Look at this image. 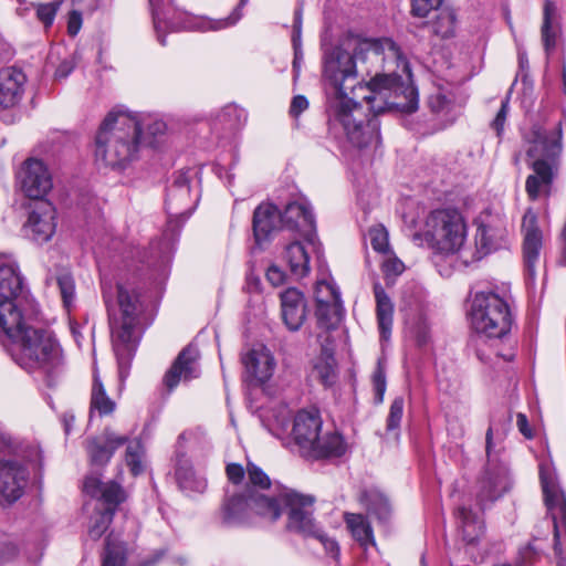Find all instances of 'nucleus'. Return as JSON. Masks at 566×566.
I'll list each match as a JSON object with an SVG mask.
<instances>
[{"instance_id": "obj_1", "label": "nucleus", "mask_w": 566, "mask_h": 566, "mask_svg": "<svg viewBox=\"0 0 566 566\" xmlns=\"http://www.w3.org/2000/svg\"><path fill=\"white\" fill-rule=\"evenodd\" d=\"M399 56L390 39H357L353 54L335 48L325 55L324 78L334 90L326 111L329 128H342L358 149H377L381 144L377 115L387 108L382 91L399 90L401 76L380 74L378 69L386 59Z\"/></svg>"}, {"instance_id": "obj_2", "label": "nucleus", "mask_w": 566, "mask_h": 566, "mask_svg": "<svg viewBox=\"0 0 566 566\" xmlns=\"http://www.w3.org/2000/svg\"><path fill=\"white\" fill-rule=\"evenodd\" d=\"M232 483L220 507V523L226 527L252 526L259 522L273 523L286 510V530L304 537L317 534L319 526L313 517L315 499L293 489L280 488L271 492L269 475L256 464L230 463L226 469Z\"/></svg>"}, {"instance_id": "obj_3", "label": "nucleus", "mask_w": 566, "mask_h": 566, "mask_svg": "<svg viewBox=\"0 0 566 566\" xmlns=\"http://www.w3.org/2000/svg\"><path fill=\"white\" fill-rule=\"evenodd\" d=\"M142 122L128 112L107 114L95 138V160L99 166L124 168L137 157Z\"/></svg>"}, {"instance_id": "obj_4", "label": "nucleus", "mask_w": 566, "mask_h": 566, "mask_svg": "<svg viewBox=\"0 0 566 566\" xmlns=\"http://www.w3.org/2000/svg\"><path fill=\"white\" fill-rule=\"evenodd\" d=\"M512 303L506 284L486 286L475 292L469 310L472 328L488 338H504L514 322Z\"/></svg>"}, {"instance_id": "obj_5", "label": "nucleus", "mask_w": 566, "mask_h": 566, "mask_svg": "<svg viewBox=\"0 0 566 566\" xmlns=\"http://www.w3.org/2000/svg\"><path fill=\"white\" fill-rule=\"evenodd\" d=\"M11 358L29 373L42 371L50 377L62 363L61 348L52 333L28 326L9 340Z\"/></svg>"}, {"instance_id": "obj_6", "label": "nucleus", "mask_w": 566, "mask_h": 566, "mask_svg": "<svg viewBox=\"0 0 566 566\" xmlns=\"http://www.w3.org/2000/svg\"><path fill=\"white\" fill-rule=\"evenodd\" d=\"M29 296L17 262L10 256H0V337L9 342L28 327L23 311Z\"/></svg>"}, {"instance_id": "obj_7", "label": "nucleus", "mask_w": 566, "mask_h": 566, "mask_svg": "<svg viewBox=\"0 0 566 566\" xmlns=\"http://www.w3.org/2000/svg\"><path fill=\"white\" fill-rule=\"evenodd\" d=\"M117 293L119 313L111 316L109 327L113 348L120 363L135 352L147 323L139 295L123 285H118Z\"/></svg>"}, {"instance_id": "obj_8", "label": "nucleus", "mask_w": 566, "mask_h": 566, "mask_svg": "<svg viewBox=\"0 0 566 566\" xmlns=\"http://www.w3.org/2000/svg\"><path fill=\"white\" fill-rule=\"evenodd\" d=\"M421 237L436 253L462 254L467 223L457 208H438L426 217L422 234L416 233L413 238L417 240Z\"/></svg>"}, {"instance_id": "obj_9", "label": "nucleus", "mask_w": 566, "mask_h": 566, "mask_svg": "<svg viewBox=\"0 0 566 566\" xmlns=\"http://www.w3.org/2000/svg\"><path fill=\"white\" fill-rule=\"evenodd\" d=\"M475 226L474 247L462 251L465 263L480 261L509 245L507 221L503 216L484 211L476 218Z\"/></svg>"}, {"instance_id": "obj_10", "label": "nucleus", "mask_w": 566, "mask_h": 566, "mask_svg": "<svg viewBox=\"0 0 566 566\" xmlns=\"http://www.w3.org/2000/svg\"><path fill=\"white\" fill-rule=\"evenodd\" d=\"M560 137L559 129L547 132L538 125H534L525 136L530 166L544 181L553 179V164L562 148Z\"/></svg>"}, {"instance_id": "obj_11", "label": "nucleus", "mask_w": 566, "mask_h": 566, "mask_svg": "<svg viewBox=\"0 0 566 566\" xmlns=\"http://www.w3.org/2000/svg\"><path fill=\"white\" fill-rule=\"evenodd\" d=\"M539 478L546 506L554 522V552L556 566H566V554L562 548V536L566 537V499L554 474L539 468Z\"/></svg>"}, {"instance_id": "obj_12", "label": "nucleus", "mask_w": 566, "mask_h": 566, "mask_svg": "<svg viewBox=\"0 0 566 566\" xmlns=\"http://www.w3.org/2000/svg\"><path fill=\"white\" fill-rule=\"evenodd\" d=\"M189 171H179L172 185L168 188L166 210L168 224L185 222L195 211L198 203V193L191 195Z\"/></svg>"}, {"instance_id": "obj_13", "label": "nucleus", "mask_w": 566, "mask_h": 566, "mask_svg": "<svg viewBox=\"0 0 566 566\" xmlns=\"http://www.w3.org/2000/svg\"><path fill=\"white\" fill-rule=\"evenodd\" d=\"M522 234V253L525 271L528 277L534 280L544 244V232L538 226L537 216L531 209L523 216Z\"/></svg>"}, {"instance_id": "obj_14", "label": "nucleus", "mask_w": 566, "mask_h": 566, "mask_svg": "<svg viewBox=\"0 0 566 566\" xmlns=\"http://www.w3.org/2000/svg\"><path fill=\"white\" fill-rule=\"evenodd\" d=\"M282 224L297 230L305 242L315 252L319 251V241L316 234L315 218L311 207L305 201H293L286 205L284 212H281Z\"/></svg>"}, {"instance_id": "obj_15", "label": "nucleus", "mask_w": 566, "mask_h": 566, "mask_svg": "<svg viewBox=\"0 0 566 566\" xmlns=\"http://www.w3.org/2000/svg\"><path fill=\"white\" fill-rule=\"evenodd\" d=\"M29 475L22 461L14 458L0 460V496L9 504L18 501L24 493Z\"/></svg>"}, {"instance_id": "obj_16", "label": "nucleus", "mask_w": 566, "mask_h": 566, "mask_svg": "<svg viewBox=\"0 0 566 566\" xmlns=\"http://www.w3.org/2000/svg\"><path fill=\"white\" fill-rule=\"evenodd\" d=\"M27 234L36 243L51 240L56 229V209L49 200H39L31 206Z\"/></svg>"}, {"instance_id": "obj_17", "label": "nucleus", "mask_w": 566, "mask_h": 566, "mask_svg": "<svg viewBox=\"0 0 566 566\" xmlns=\"http://www.w3.org/2000/svg\"><path fill=\"white\" fill-rule=\"evenodd\" d=\"M21 188L29 198L44 200L53 187L52 176L42 160L28 159L24 161L20 175Z\"/></svg>"}, {"instance_id": "obj_18", "label": "nucleus", "mask_w": 566, "mask_h": 566, "mask_svg": "<svg viewBox=\"0 0 566 566\" xmlns=\"http://www.w3.org/2000/svg\"><path fill=\"white\" fill-rule=\"evenodd\" d=\"M323 421L317 410H301L293 424V438L303 457H307L322 432Z\"/></svg>"}, {"instance_id": "obj_19", "label": "nucleus", "mask_w": 566, "mask_h": 566, "mask_svg": "<svg viewBox=\"0 0 566 566\" xmlns=\"http://www.w3.org/2000/svg\"><path fill=\"white\" fill-rule=\"evenodd\" d=\"M200 375L199 352L189 345L185 347L175 359L170 369L164 377L168 390H172L180 381H189Z\"/></svg>"}, {"instance_id": "obj_20", "label": "nucleus", "mask_w": 566, "mask_h": 566, "mask_svg": "<svg viewBox=\"0 0 566 566\" xmlns=\"http://www.w3.org/2000/svg\"><path fill=\"white\" fill-rule=\"evenodd\" d=\"M128 442V437L117 434L111 428H105L99 437L87 441L86 450L94 465H105L109 462L114 452Z\"/></svg>"}, {"instance_id": "obj_21", "label": "nucleus", "mask_w": 566, "mask_h": 566, "mask_svg": "<svg viewBox=\"0 0 566 566\" xmlns=\"http://www.w3.org/2000/svg\"><path fill=\"white\" fill-rule=\"evenodd\" d=\"M25 74L17 67L0 70V108L8 109L18 105L24 94Z\"/></svg>"}, {"instance_id": "obj_22", "label": "nucleus", "mask_w": 566, "mask_h": 566, "mask_svg": "<svg viewBox=\"0 0 566 566\" xmlns=\"http://www.w3.org/2000/svg\"><path fill=\"white\" fill-rule=\"evenodd\" d=\"M241 360L248 375L258 382L268 381L276 365L271 350L261 344L243 354Z\"/></svg>"}, {"instance_id": "obj_23", "label": "nucleus", "mask_w": 566, "mask_h": 566, "mask_svg": "<svg viewBox=\"0 0 566 566\" xmlns=\"http://www.w3.org/2000/svg\"><path fill=\"white\" fill-rule=\"evenodd\" d=\"M282 318L286 327L298 331L304 324L307 315L304 295L297 289L291 287L281 293Z\"/></svg>"}, {"instance_id": "obj_24", "label": "nucleus", "mask_w": 566, "mask_h": 566, "mask_svg": "<svg viewBox=\"0 0 566 566\" xmlns=\"http://www.w3.org/2000/svg\"><path fill=\"white\" fill-rule=\"evenodd\" d=\"M282 226L281 211L270 202H262L253 212V234L256 243L270 239L271 234Z\"/></svg>"}, {"instance_id": "obj_25", "label": "nucleus", "mask_w": 566, "mask_h": 566, "mask_svg": "<svg viewBox=\"0 0 566 566\" xmlns=\"http://www.w3.org/2000/svg\"><path fill=\"white\" fill-rule=\"evenodd\" d=\"M149 3L153 10L154 27L158 41L161 45H165L163 31L166 29L171 31L182 29V13L172 4L171 0H149Z\"/></svg>"}, {"instance_id": "obj_26", "label": "nucleus", "mask_w": 566, "mask_h": 566, "mask_svg": "<svg viewBox=\"0 0 566 566\" xmlns=\"http://www.w3.org/2000/svg\"><path fill=\"white\" fill-rule=\"evenodd\" d=\"M83 490L92 497H97L108 505L107 509L116 510L117 505L125 501L126 494L119 483L115 481L103 482L98 476L88 475L84 480Z\"/></svg>"}, {"instance_id": "obj_27", "label": "nucleus", "mask_w": 566, "mask_h": 566, "mask_svg": "<svg viewBox=\"0 0 566 566\" xmlns=\"http://www.w3.org/2000/svg\"><path fill=\"white\" fill-rule=\"evenodd\" d=\"M311 253H315L319 258L321 250L315 252L312 247L300 241L292 242L286 245L283 252V260L289 265L291 273L296 277H304L310 273Z\"/></svg>"}, {"instance_id": "obj_28", "label": "nucleus", "mask_w": 566, "mask_h": 566, "mask_svg": "<svg viewBox=\"0 0 566 566\" xmlns=\"http://www.w3.org/2000/svg\"><path fill=\"white\" fill-rule=\"evenodd\" d=\"M306 458L310 459H324V458H339L347 451V443L344 438L336 431L321 432L318 439L313 446Z\"/></svg>"}, {"instance_id": "obj_29", "label": "nucleus", "mask_w": 566, "mask_h": 566, "mask_svg": "<svg viewBox=\"0 0 566 566\" xmlns=\"http://www.w3.org/2000/svg\"><path fill=\"white\" fill-rule=\"evenodd\" d=\"M479 483L480 491L478 497L481 504L493 502L509 489L507 471L504 468L499 469L496 472L486 471Z\"/></svg>"}, {"instance_id": "obj_30", "label": "nucleus", "mask_w": 566, "mask_h": 566, "mask_svg": "<svg viewBox=\"0 0 566 566\" xmlns=\"http://www.w3.org/2000/svg\"><path fill=\"white\" fill-rule=\"evenodd\" d=\"M374 293L380 339L388 340L392 329L394 304L379 283L374 285Z\"/></svg>"}, {"instance_id": "obj_31", "label": "nucleus", "mask_w": 566, "mask_h": 566, "mask_svg": "<svg viewBox=\"0 0 566 566\" xmlns=\"http://www.w3.org/2000/svg\"><path fill=\"white\" fill-rule=\"evenodd\" d=\"M115 410L116 401L107 395L98 374L94 371L90 399V419L92 420L95 415L98 417L111 416Z\"/></svg>"}, {"instance_id": "obj_32", "label": "nucleus", "mask_w": 566, "mask_h": 566, "mask_svg": "<svg viewBox=\"0 0 566 566\" xmlns=\"http://www.w3.org/2000/svg\"><path fill=\"white\" fill-rule=\"evenodd\" d=\"M45 283L48 285L56 284L60 291V295L63 302V306L70 311L76 300L75 281L69 269H57L54 273H50Z\"/></svg>"}, {"instance_id": "obj_33", "label": "nucleus", "mask_w": 566, "mask_h": 566, "mask_svg": "<svg viewBox=\"0 0 566 566\" xmlns=\"http://www.w3.org/2000/svg\"><path fill=\"white\" fill-rule=\"evenodd\" d=\"M175 475L180 489L185 491L202 493L207 488L206 479L196 474L185 457L177 459Z\"/></svg>"}, {"instance_id": "obj_34", "label": "nucleus", "mask_w": 566, "mask_h": 566, "mask_svg": "<svg viewBox=\"0 0 566 566\" xmlns=\"http://www.w3.org/2000/svg\"><path fill=\"white\" fill-rule=\"evenodd\" d=\"M344 521L353 537L359 543L360 546L367 548L368 546L376 545L373 527L364 515L345 513Z\"/></svg>"}, {"instance_id": "obj_35", "label": "nucleus", "mask_w": 566, "mask_h": 566, "mask_svg": "<svg viewBox=\"0 0 566 566\" xmlns=\"http://www.w3.org/2000/svg\"><path fill=\"white\" fill-rule=\"evenodd\" d=\"M458 517L461 521L463 539L468 544H474L484 533V525L470 510L460 507Z\"/></svg>"}, {"instance_id": "obj_36", "label": "nucleus", "mask_w": 566, "mask_h": 566, "mask_svg": "<svg viewBox=\"0 0 566 566\" xmlns=\"http://www.w3.org/2000/svg\"><path fill=\"white\" fill-rule=\"evenodd\" d=\"M342 301L332 302L316 306L317 324L321 328L329 331L335 329L343 318Z\"/></svg>"}, {"instance_id": "obj_37", "label": "nucleus", "mask_w": 566, "mask_h": 566, "mask_svg": "<svg viewBox=\"0 0 566 566\" xmlns=\"http://www.w3.org/2000/svg\"><path fill=\"white\" fill-rule=\"evenodd\" d=\"M555 13V3L552 0H545L543 8V23L541 28V38L547 54H549L556 46L557 33L552 25Z\"/></svg>"}, {"instance_id": "obj_38", "label": "nucleus", "mask_w": 566, "mask_h": 566, "mask_svg": "<svg viewBox=\"0 0 566 566\" xmlns=\"http://www.w3.org/2000/svg\"><path fill=\"white\" fill-rule=\"evenodd\" d=\"M102 566H126V548L113 534H109L105 539Z\"/></svg>"}, {"instance_id": "obj_39", "label": "nucleus", "mask_w": 566, "mask_h": 566, "mask_svg": "<svg viewBox=\"0 0 566 566\" xmlns=\"http://www.w3.org/2000/svg\"><path fill=\"white\" fill-rule=\"evenodd\" d=\"M457 17L452 9L443 8L430 22L432 32L441 38H450L455 31Z\"/></svg>"}, {"instance_id": "obj_40", "label": "nucleus", "mask_w": 566, "mask_h": 566, "mask_svg": "<svg viewBox=\"0 0 566 566\" xmlns=\"http://www.w3.org/2000/svg\"><path fill=\"white\" fill-rule=\"evenodd\" d=\"M144 455L145 450L140 441L128 440L125 452V461L134 475H138L144 471Z\"/></svg>"}, {"instance_id": "obj_41", "label": "nucleus", "mask_w": 566, "mask_h": 566, "mask_svg": "<svg viewBox=\"0 0 566 566\" xmlns=\"http://www.w3.org/2000/svg\"><path fill=\"white\" fill-rule=\"evenodd\" d=\"M360 502L366 505L367 510L376 514L379 518H386L389 514V503L381 494L370 491L364 492Z\"/></svg>"}, {"instance_id": "obj_42", "label": "nucleus", "mask_w": 566, "mask_h": 566, "mask_svg": "<svg viewBox=\"0 0 566 566\" xmlns=\"http://www.w3.org/2000/svg\"><path fill=\"white\" fill-rule=\"evenodd\" d=\"M114 517V509H106L103 512L96 513L91 518L88 526V536L93 541H97L106 532Z\"/></svg>"}, {"instance_id": "obj_43", "label": "nucleus", "mask_w": 566, "mask_h": 566, "mask_svg": "<svg viewBox=\"0 0 566 566\" xmlns=\"http://www.w3.org/2000/svg\"><path fill=\"white\" fill-rule=\"evenodd\" d=\"M315 300L316 306L342 301L340 293L332 281L319 280L315 285Z\"/></svg>"}, {"instance_id": "obj_44", "label": "nucleus", "mask_w": 566, "mask_h": 566, "mask_svg": "<svg viewBox=\"0 0 566 566\" xmlns=\"http://www.w3.org/2000/svg\"><path fill=\"white\" fill-rule=\"evenodd\" d=\"M313 374L324 386H331L336 377L333 358L319 357L314 365Z\"/></svg>"}, {"instance_id": "obj_45", "label": "nucleus", "mask_w": 566, "mask_h": 566, "mask_svg": "<svg viewBox=\"0 0 566 566\" xmlns=\"http://www.w3.org/2000/svg\"><path fill=\"white\" fill-rule=\"evenodd\" d=\"M373 386L375 390V402L381 403L386 392V364L384 358H379L376 369L373 374Z\"/></svg>"}, {"instance_id": "obj_46", "label": "nucleus", "mask_w": 566, "mask_h": 566, "mask_svg": "<svg viewBox=\"0 0 566 566\" xmlns=\"http://www.w3.org/2000/svg\"><path fill=\"white\" fill-rule=\"evenodd\" d=\"M368 235L375 251L386 253L389 250L388 232L382 226L371 228Z\"/></svg>"}, {"instance_id": "obj_47", "label": "nucleus", "mask_w": 566, "mask_h": 566, "mask_svg": "<svg viewBox=\"0 0 566 566\" xmlns=\"http://www.w3.org/2000/svg\"><path fill=\"white\" fill-rule=\"evenodd\" d=\"M403 398L402 397H396L389 409V415L387 417V431H395L398 430L400 427V422L403 415Z\"/></svg>"}, {"instance_id": "obj_48", "label": "nucleus", "mask_w": 566, "mask_h": 566, "mask_svg": "<svg viewBox=\"0 0 566 566\" xmlns=\"http://www.w3.org/2000/svg\"><path fill=\"white\" fill-rule=\"evenodd\" d=\"M552 180L553 179H549L548 181H544L542 179V176L536 172H534L533 175H530L526 179V185H525L526 192H527L528 197L532 200H536L539 197L542 190L551 185Z\"/></svg>"}, {"instance_id": "obj_49", "label": "nucleus", "mask_w": 566, "mask_h": 566, "mask_svg": "<svg viewBox=\"0 0 566 566\" xmlns=\"http://www.w3.org/2000/svg\"><path fill=\"white\" fill-rule=\"evenodd\" d=\"M60 3L57 2H50V3H42L36 4V17L39 21H41L45 28H49L52 25Z\"/></svg>"}, {"instance_id": "obj_50", "label": "nucleus", "mask_w": 566, "mask_h": 566, "mask_svg": "<svg viewBox=\"0 0 566 566\" xmlns=\"http://www.w3.org/2000/svg\"><path fill=\"white\" fill-rule=\"evenodd\" d=\"M409 332L417 344L420 346L424 345L429 339V326L422 316H418L417 319L409 326Z\"/></svg>"}, {"instance_id": "obj_51", "label": "nucleus", "mask_w": 566, "mask_h": 566, "mask_svg": "<svg viewBox=\"0 0 566 566\" xmlns=\"http://www.w3.org/2000/svg\"><path fill=\"white\" fill-rule=\"evenodd\" d=\"M442 0H411V14L419 18L427 17L432 10L440 7Z\"/></svg>"}, {"instance_id": "obj_52", "label": "nucleus", "mask_w": 566, "mask_h": 566, "mask_svg": "<svg viewBox=\"0 0 566 566\" xmlns=\"http://www.w3.org/2000/svg\"><path fill=\"white\" fill-rule=\"evenodd\" d=\"M386 277H395L405 271V264L396 256H388L381 264Z\"/></svg>"}, {"instance_id": "obj_53", "label": "nucleus", "mask_w": 566, "mask_h": 566, "mask_svg": "<svg viewBox=\"0 0 566 566\" xmlns=\"http://www.w3.org/2000/svg\"><path fill=\"white\" fill-rule=\"evenodd\" d=\"M248 0H240L239 6L226 19L213 22L210 28L213 30H220L235 24L242 17L241 9L245 6Z\"/></svg>"}, {"instance_id": "obj_54", "label": "nucleus", "mask_w": 566, "mask_h": 566, "mask_svg": "<svg viewBox=\"0 0 566 566\" xmlns=\"http://www.w3.org/2000/svg\"><path fill=\"white\" fill-rule=\"evenodd\" d=\"M301 33H302V10L296 9L295 13H294V24H293V35H292L293 46L295 50V59L293 62L294 67H296V65H297V50H298V46L301 45Z\"/></svg>"}, {"instance_id": "obj_55", "label": "nucleus", "mask_w": 566, "mask_h": 566, "mask_svg": "<svg viewBox=\"0 0 566 566\" xmlns=\"http://www.w3.org/2000/svg\"><path fill=\"white\" fill-rule=\"evenodd\" d=\"M536 552L532 545H527L518 553L515 564L503 563L495 566H528L533 564Z\"/></svg>"}, {"instance_id": "obj_56", "label": "nucleus", "mask_w": 566, "mask_h": 566, "mask_svg": "<svg viewBox=\"0 0 566 566\" xmlns=\"http://www.w3.org/2000/svg\"><path fill=\"white\" fill-rule=\"evenodd\" d=\"M509 113V97L502 101L501 108L497 112L494 120L492 122V127L495 129L497 136L502 134L504 130V124L506 120V116Z\"/></svg>"}, {"instance_id": "obj_57", "label": "nucleus", "mask_w": 566, "mask_h": 566, "mask_svg": "<svg viewBox=\"0 0 566 566\" xmlns=\"http://www.w3.org/2000/svg\"><path fill=\"white\" fill-rule=\"evenodd\" d=\"M311 537L317 538L323 544L324 548L333 556H337L339 554V546L337 542L329 538L321 527L317 530V534H313Z\"/></svg>"}, {"instance_id": "obj_58", "label": "nucleus", "mask_w": 566, "mask_h": 566, "mask_svg": "<svg viewBox=\"0 0 566 566\" xmlns=\"http://www.w3.org/2000/svg\"><path fill=\"white\" fill-rule=\"evenodd\" d=\"M76 65L75 56L70 54L66 56L57 66L55 71L56 78H65L67 77Z\"/></svg>"}, {"instance_id": "obj_59", "label": "nucleus", "mask_w": 566, "mask_h": 566, "mask_svg": "<svg viewBox=\"0 0 566 566\" xmlns=\"http://www.w3.org/2000/svg\"><path fill=\"white\" fill-rule=\"evenodd\" d=\"M451 101L442 93L432 95L429 99V105L433 112H442L449 109Z\"/></svg>"}, {"instance_id": "obj_60", "label": "nucleus", "mask_w": 566, "mask_h": 566, "mask_svg": "<svg viewBox=\"0 0 566 566\" xmlns=\"http://www.w3.org/2000/svg\"><path fill=\"white\" fill-rule=\"evenodd\" d=\"M308 107V101L303 95H296L293 97L291 106H290V114L293 117H298L301 113H303Z\"/></svg>"}, {"instance_id": "obj_61", "label": "nucleus", "mask_w": 566, "mask_h": 566, "mask_svg": "<svg viewBox=\"0 0 566 566\" xmlns=\"http://www.w3.org/2000/svg\"><path fill=\"white\" fill-rule=\"evenodd\" d=\"M241 116H242V111L239 109L237 106H232V105H229L227 107L223 108L222 111V114L220 116L221 120H224L226 117H234L235 120H231L229 123V127L230 128H235L240 120H241Z\"/></svg>"}, {"instance_id": "obj_62", "label": "nucleus", "mask_w": 566, "mask_h": 566, "mask_svg": "<svg viewBox=\"0 0 566 566\" xmlns=\"http://www.w3.org/2000/svg\"><path fill=\"white\" fill-rule=\"evenodd\" d=\"M82 27V14L77 11H72L67 20V32L71 36H75Z\"/></svg>"}, {"instance_id": "obj_63", "label": "nucleus", "mask_w": 566, "mask_h": 566, "mask_svg": "<svg viewBox=\"0 0 566 566\" xmlns=\"http://www.w3.org/2000/svg\"><path fill=\"white\" fill-rule=\"evenodd\" d=\"M266 279L272 285L279 286L284 282L285 274L281 269L272 265L266 271Z\"/></svg>"}, {"instance_id": "obj_64", "label": "nucleus", "mask_w": 566, "mask_h": 566, "mask_svg": "<svg viewBox=\"0 0 566 566\" xmlns=\"http://www.w3.org/2000/svg\"><path fill=\"white\" fill-rule=\"evenodd\" d=\"M166 124L163 120L155 119L147 124L148 134L154 138L163 135L166 132Z\"/></svg>"}]
</instances>
